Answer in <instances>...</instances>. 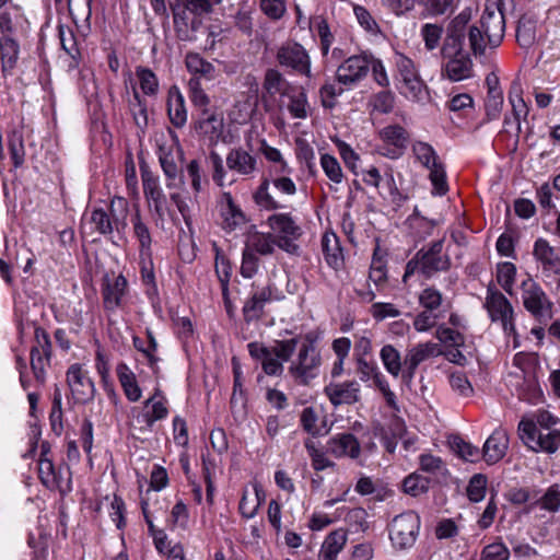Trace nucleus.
I'll list each match as a JSON object with an SVG mask.
<instances>
[{"label": "nucleus", "instance_id": "obj_1", "mask_svg": "<svg viewBox=\"0 0 560 560\" xmlns=\"http://www.w3.org/2000/svg\"><path fill=\"white\" fill-rule=\"evenodd\" d=\"M299 338L275 341L273 346L267 347L259 342L248 343V352L253 359L261 362V369L269 376H281L284 368L283 362H290L288 374L299 386H308L315 380L322 364V357L312 342H303L299 352L291 359L298 345Z\"/></svg>", "mask_w": 560, "mask_h": 560}, {"label": "nucleus", "instance_id": "obj_2", "mask_svg": "<svg viewBox=\"0 0 560 560\" xmlns=\"http://www.w3.org/2000/svg\"><path fill=\"white\" fill-rule=\"evenodd\" d=\"M470 13L463 11L447 25L441 55L444 60L442 74L453 82H458L471 77L472 61L464 50L467 24Z\"/></svg>", "mask_w": 560, "mask_h": 560}, {"label": "nucleus", "instance_id": "obj_3", "mask_svg": "<svg viewBox=\"0 0 560 560\" xmlns=\"http://www.w3.org/2000/svg\"><path fill=\"white\" fill-rule=\"evenodd\" d=\"M479 24L480 26L467 25L466 30L469 47L475 56L483 55L487 46L498 47L504 37L505 19L499 3L486 5Z\"/></svg>", "mask_w": 560, "mask_h": 560}, {"label": "nucleus", "instance_id": "obj_4", "mask_svg": "<svg viewBox=\"0 0 560 560\" xmlns=\"http://www.w3.org/2000/svg\"><path fill=\"white\" fill-rule=\"evenodd\" d=\"M443 245L444 240L441 238L431 243L428 248L419 249L406 265L404 282L416 272L430 279L438 272L447 271L451 268V258L443 253Z\"/></svg>", "mask_w": 560, "mask_h": 560}, {"label": "nucleus", "instance_id": "obj_5", "mask_svg": "<svg viewBox=\"0 0 560 560\" xmlns=\"http://www.w3.org/2000/svg\"><path fill=\"white\" fill-rule=\"evenodd\" d=\"M278 65L284 70L304 77L308 81L315 78L312 59L303 45L296 42L283 43L276 52Z\"/></svg>", "mask_w": 560, "mask_h": 560}, {"label": "nucleus", "instance_id": "obj_6", "mask_svg": "<svg viewBox=\"0 0 560 560\" xmlns=\"http://www.w3.org/2000/svg\"><path fill=\"white\" fill-rule=\"evenodd\" d=\"M485 307L492 322H500L506 335H513L514 348L518 347L517 334L514 325V311L510 301L502 292L489 285Z\"/></svg>", "mask_w": 560, "mask_h": 560}, {"label": "nucleus", "instance_id": "obj_7", "mask_svg": "<svg viewBox=\"0 0 560 560\" xmlns=\"http://www.w3.org/2000/svg\"><path fill=\"white\" fill-rule=\"evenodd\" d=\"M412 152L416 159L430 171L429 177L434 192L440 196L445 195L448 190L446 173L434 149L427 142L417 141L412 145Z\"/></svg>", "mask_w": 560, "mask_h": 560}, {"label": "nucleus", "instance_id": "obj_8", "mask_svg": "<svg viewBox=\"0 0 560 560\" xmlns=\"http://www.w3.org/2000/svg\"><path fill=\"white\" fill-rule=\"evenodd\" d=\"M523 305L538 322L547 323L552 318V302L533 279L522 282Z\"/></svg>", "mask_w": 560, "mask_h": 560}, {"label": "nucleus", "instance_id": "obj_9", "mask_svg": "<svg viewBox=\"0 0 560 560\" xmlns=\"http://www.w3.org/2000/svg\"><path fill=\"white\" fill-rule=\"evenodd\" d=\"M268 224L276 234L277 246L289 254H296L295 241L301 236V228L287 213H277L268 218Z\"/></svg>", "mask_w": 560, "mask_h": 560}, {"label": "nucleus", "instance_id": "obj_10", "mask_svg": "<svg viewBox=\"0 0 560 560\" xmlns=\"http://www.w3.org/2000/svg\"><path fill=\"white\" fill-rule=\"evenodd\" d=\"M419 528V515L409 511L394 517L389 527V538L395 547L406 549L415 544Z\"/></svg>", "mask_w": 560, "mask_h": 560}, {"label": "nucleus", "instance_id": "obj_11", "mask_svg": "<svg viewBox=\"0 0 560 560\" xmlns=\"http://www.w3.org/2000/svg\"><path fill=\"white\" fill-rule=\"evenodd\" d=\"M38 477L49 490H58L62 495L72 490L71 471L68 465L55 466L51 458L38 460Z\"/></svg>", "mask_w": 560, "mask_h": 560}, {"label": "nucleus", "instance_id": "obj_12", "mask_svg": "<svg viewBox=\"0 0 560 560\" xmlns=\"http://www.w3.org/2000/svg\"><path fill=\"white\" fill-rule=\"evenodd\" d=\"M35 345L31 349V368L38 385L46 382V369L50 365L51 359V341L49 335L42 327H36Z\"/></svg>", "mask_w": 560, "mask_h": 560}, {"label": "nucleus", "instance_id": "obj_13", "mask_svg": "<svg viewBox=\"0 0 560 560\" xmlns=\"http://www.w3.org/2000/svg\"><path fill=\"white\" fill-rule=\"evenodd\" d=\"M120 208L121 211L125 212L122 215V220L126 218L127 212V201L122 197H116L110 202V210L114 213L116 211V208ZM113 219L109 217V214L102 208H94L89 218H86V221L84 223V228H89L91 232H97L102 235L110 234L114 229L119 230V225H125V222L121 221L113 214Z\"/></svg>", "mask_w": 560, "mask_h": 560}, {"label": "nucleus", "instance_id": "obj_14", "mask_svg": "<svg viewBox=\"0 0 560 560\" xmlns=\"http://www.w3.org/2000/svg\"><path fill=\"white\" fill-rule=\"evenodd\" d=\"M67 383L75 402L88 404L95 396V385L89 372L79 363L69 366L67 371Z\"/></svg>", "mask_w": 560, "mask_h": 560}, {"label": "nucleus", "instance_id": "obj_15", "mask_svg": "<svg viewBox=\"0 0 560 560\" xmlns=\"http://www.w3.org/2000/svg\"><path fill=\"white\" fill-rule=\"evenodd\" d=\"M396 67L402 83V92L413 100H420L425 84L420 78L415 62L410 58L399 55Z\"/></svg>", "mask_w": 560, "mask_h": 560}, {"label": "nucleus", "instance_id": "obj_16", "mask_svg": "<svg viewBox=\"0 0 560 560\" xmlns=\"http://www.w3.org/2000/svg\"><path fill=\"white\" fill-rule=\"evenodd\" d=\"M370 71V58L354 55L347 58L336 70V80L346 86H352L363 80Z\"/></svg>", "mask_w": 560, "mask_h": 560}, {"label": "nucleus", "instance_id": "obj_17", "mask_svg": "<svg viewBox=\"0 0 560 560\" xmlns=\"http://www.w3.org/2000/svg\"><path fill=\"white\" fill-rule=\"evenodd\" d=\"M250 296L243 306V316L246 323L259 320L264 313L266 304L271 300L272 289L270 284L259 285L253 283Z\"/></svg>", "mask_w": 560, "mask_h": 560}, {"label": "nucleus", "instance_id": "obj_18", "mask_svg": "<svg viewBox=\"0 0 560 560\" xmlns=\"http://www.w3.org/2000/svg\"><path fill=\"white\" fill-rule=\"evenodd\" d=\"M27 25L23 10L18 4H10L0 13V37L20 38L26 32Z\"/></svg>", "mask_w": 560, "mask_h": 560}, {"label": "nucleus", "instance_id": "obj_19", "mask_svg": "<svg viewBox=\"0 0 560 560\" xmlns=\"http://www.w3.org/2000/svg\"><path fill=\"white\" fill-rule=\"evenodd\" d=\"M324 393L334 406L353 405L360 400V384L355 380L331 382L325 386Z\"/></svg>", "mask_w": 560, "mask_h": 560}, {"label": "nucleus", "instance_id": "obj_20", "mask_svg": "<svg viewBox=\"0 0 560 560\" xmlns=\"http://www.w3.org/2000/svg\"><path fill=\"white\" fill-rule=\"evenodd\" d=\"M439 353L440 351L438 345L432 342L419 343L411 348L405 355V370L402 371V380L405 382H411L415 377L419 364L428 358L434 357Z\"/></svg>", "mask_w": 560, "mask_h": 560}, {"label": "nucleus", "instance_id": "obj_21", "mask_svg": "<svg viewBox=\"0 0 560 560\" xmlns=\"http://www.w3.org/2000/svg\"><path fill=\"white\" fill-rule=\"evenodd\" d=\"M127 287V280L121 275H105L102 284V295L105 308L114 310L119 306Z\"/></svg>", "mask_w": 560, "mask_h": 560}, {"label": "nucleus", "instance_id": "obj_22", "mask_svg": "<svg viewBox=\"0 0 560 560\" xmlns=\"http://www.w3.org/2000/svg\"><path fill=\"white\" fill-rule=\"evenodd\" d=\"M142 184L150 210H154L158 218L163 220L166 212V199L162 194L155 178L142 167Z\"/></svg>", "mask_w": 560, "mask_h": 560}, {"label": "nucleus", "instance_id": "obj_23", "mask_svg": "<svg viewBox=\"0 0 560 560\" xmlns=\"http://www.w3.org/2000/svg\"><path fill=\"white\" fill-rule=\"evenodd\" d=\"M509 436L508 433L498 429L487 439L482 448L485 460L492 465L502 459L508 451Z\"/></svg>", "mask_w": 560, "mask_h": 560}, {"label": "nucleus", "instance_id": "obj_24", "mask_svg": "<svg viewBox=\"0 0 560 560\" xmlns=\"http://www.w3.org/2000/svg\"><path fill=\"white\" fill-rule=\"evenodd\" d=\"M220 213L223 219V228L233 231L245 224L246 217L238 206L235 205L230 192H224L219 202Z\"/></svg>", "mask_w": 560, "mask_h": 560}, {"label": "nucleus", "instance_id": "obj_25", "mask_svg": "<svg viewBox=\"0 0 560 560\" xmlns=\"http://www.w3.org/2000/svg\"><path fill=\"white\" fill-rule=\"evenodd\" d=\"M533 255L542 266L544 272L560 275V256L544 238L535 242Z\"/></svg>", "mask_w": 560, "mask_h": 560}, {"label": "nucleus", "instance_id": "obj_26", "mask_svg": "<svg viewBox=\"0 0 560 560\" xmlns=\"http://www.w3.org/2000/svg\"><path fill=\"white\" fill-rule=\"evenodd\" d=\"M196 129L210 141H215L223 131V117L212 109L199 113Z\"/></svg>", "mask_w": 560, "mask_h": 560}, {"label": "nucleus", "instance_id": "obj_27", "mask_svg": "<svg viewBox=\"0 0 560 560\" xmlns=\"http://www.w3.org/2000/svg\"><path fill=\"white\" fill-rule=\"evenodd\" d=\"M328 451L336 457L349 456L357 458L360 455L361 447L353 434L341 433L329 440Z\"/></svg>", "mask_w": 560, "mask_h": 560}, {"label": "nucleus", "instance_id": "obj_28", "mask_svg": "<svg viewBox=\"0 0 560 560\" xmlns=\"http://www.w3.org/2000/svg\"><path fill=\"white\" fill-rule=\"evenodd\" d=\"M257 161L242 148L232 149L226 155V165L241 175H250L256 171Z\"/></svg>", "mask_w": 560, "mask_h": 560}, {"label": "nucleus", "instance_id": "obj_29", "mask_svg": "<svg viewBox=\"0 0 560 560\" xmlns=\"http://www.w3.org/2000/svg\"><path fill=\"white\" fill-rule=\"evenodd\" d=\"M116 374L119 384L130 401L140 399V386L136 373L124 362L116 366Z\"/></svg>", "mask_w": 560, "mask_h": 560}, {"label": "nucleus", "instance_id": "obj_30", "mask_svg": "<svg viewBox=\"0 0 560 560\" xmlns=\"http://www.w3.org/2000/svg\"><path fill=\"white\" fill-rule=\"evenodd\" d=\"M322 249L326 262L334 269H339L343 264L342 249L339 238L335 233L326 232L322 237Z\"/></svg>", "mask_w": 560, "mask_h": 560}, {"label": "nucleus", "instance_id": "obj_31", "mask_svg": "<svg viewBox=\"0 0 560 560\" xmlns=\"http://www.w3.org/2000/svg\"><path fill=\"white\" fill-rule=\"evenodd\" d=\"M0 55L2 72L13 70L19 60L20 38L0 37Z\"/></svg>", "mask_w": 560, "mask_h": 560}, {"label": "nucleus", "instance_id": "obj_32", "mask_svg": "<svg viewBox=\"0 0 560 560\" xmlns=\"http://www.w3.org/2000/svg\"><path fill=\"white\" fill-rule=\"evenodd\" d=\"M172 10L175 21L178 16L184 19L186 12H189L195 16H202L212 12L210 0H174L172 3Z\"/></svg>", "mask_w": 560, "mask_h": 560}, {"label": "nucleus", "instance_id": "obj_33", "mask_svg": "<svg viewBox=\"0 0 560 560\" xmlns=\"http://www.w3.org/2000/svg\"><path fill=\"white\" fill-rule=\"evenodd\" d=\"M347 542V533L343 529H336L331 532L324 540L319 559L320 560H336L337 555L343 549Z\"/></svg>", "mask_w": 560, "mask_h": 560}, {"label": "nucleus", "instance_id": "obj_34", "mask_svg": "<svg viewBox=\"0 0 560 560\" xmlns=\"http://www.w3.org/2000/svg\"><path fill=\"white\" fill-rule=\"evenodd\" d=\"M144 407L147 411L144 412L143 418L150 427L155 421L164 419L168 413L166 399L160 390H156V393L145 401Z\"/></svg>", "mask_w": 560, "mask_h": 560}, {"label": "nucleus", "instance_id": "obj_35", "mask_svg": "<svg viewBox=\"0 0 560 560\" xmlns=\"http://www.w3.org/2000/svg\"><path fill=\"white\" fill-rule=\"evenodd\" d=\"M380 137L384 142L394 145L398 151L406 148L409 139L407 130L399 125H389L384 127L380 130ZM400 152H398V154ZM395 155H397L396 151H394L390 156Z\"/></svg>", "mask_w": 560, "mask_h": 560}, {"label": "nucleus", "instance_id": "obj_36", "mask_svg": "<svg viewBox=\"0 0 560 560\" xmlns=\"http://www.w3.org/2000/svg\"><path fill=\"white\" fill-rule=\"evenodd\" d=\"M277 245V240L273 234L268 233H254L248 237L245 248L255 255H271Z\"/></svg>", "mask_w": 560, "mask_h": 560}, {"label": "nucleus", "instance_id": "obj_37", "mask_svg": "<svg viewBox=\"0 0 560 560\" xmlns=\"http://www.w3.org/2000/svg\"><path fill=\"white\" fill-rule=\"evenodd\" d=\"M185 65L190 73L199 74L207 80H212L215 75L214 66L197 52H188L185 57Z\"/></svg>", "mask_w": 560, "mask_h": 560}, {"label": "nucleus", "instance_id": "obj_38", "mask_svg": "<svg viewBox=\"0 0 560 560\" xmlns=\"http://www.w3.org/2000/svg\"><path fill=\"white\" fill-rule=\"evenodd\" d=\"M167 107L172 124L176 127L184 126L187 120V112L185 108L184 98L179 92L170 93Z\"/></svg>", "mask_w": 560, "mask_h": 560}, {"label": "nucleus", "instance_id": "obj_39", "mask_svg": "<svg viewBox=\"0 0 560 560\" xmlns=\"http://www.w3.org/2000/svg\"><path fill=\"white\" fill-rule=\"evenodd\" d=\"M380 357L386 371L392 376L397 377L402 369L399 351L392 345H385L381 349Z\"/></svg>", "mask_w": 560, "mask_h": 560}, {"label": "nucleus", "instance_id": "obj_40", "mask_svg": "<svg viewBox=\"0 0 560 560\" xmlns=\"http://www.w3.org/2000/svg\"><path fill=\"white\" fill-rule=\"evenodd\" d=\"M560 445V432L549 429L539 430L533 451L555 453Z\"/></svg>", "mask_w": 560, "mask_h": 560}, {"label": "nucleus", "instance_id": "obj_41", "mask_svg": "<svg viewBox=\"0 0 560 560\" xmlns=\"http://www.w3.org/2000/svg\"><path fill=\"white\" fill-rule=\"evenodd\" d=\"M285 79L283 74L273 68L267 69L264 75L262 89L269 96L284 92Z\"/></svg>", "mask_w": 560, "mask_h": 560}, {"label": "nucleus", "instance_id": "obj_42", "mask_svg": "<svg viewBox=\"0 0 560 560\" xmlns=\"http://www.w3.org/2000/svg\"><path fill=\"white\" fill-rule=\"evenodd\" d=\"M357 372L362 382L373 380L374 385L380 384L385 376L380 371L378 366L373 361H368L366 358L355 359Z\"/></svg>", "mask_w": 560, "mask_h": 560}, {"label": "nucleus", "instance_id": "obj_43", "mask_svg": "<svg viewBox=\"0 0 560 560\" xmlns=\"http://www.w3.org/2000/svg\"><path fill=\"white\" fill-rule=\"evenodd\" d=\"M8 148L14 167H20L24 163L25 149L23 133L19 130H13L8 138Z\"/></svg>", "mask_w": 560, "mask_h": 560}, {"label": "nucleus", "instance_id": "obj_44", "mask_svg": "<svg viewBox=\"0 0 560 560\" xmlns=\"http://www.w3.org/2000/svg\"><path fill=\"white\" fill-rule=\"evenodd\" d=\"M516 267L514 264L504 261L498 265L497 281L502 287V289L510 295L513 294Z\"/></svg>", "mask_w": 560, "mask_h": 560}, {"label": "nucleus", "instance_id": "obj_45", "mask_svg": "<svg viewBox=\"0 0 560 560\" xmlns=\"http://www.w3.org/2000/svg\"><path fill=\"white\" fill-rule=\"evenodd\" d=\"M269 185L270 180L268 178H264L254 194L255 202L266 210H276L282 208L283 206L270 195Z\"/></svg>", "mask_w": 560, "mask_h": 560}, {"label": "nucleus", "instance_id": "obj_46", "mask_svg": "<svg viewBox=\"0 0 560 560\" xmlns=\"http://www.w3.org/2000/svg\"><path fill=\"white\" fill-rule=\"evenodd\" d=\"M320 166L325 173V175L329 178L330 182L335 184H341L343 180V172L338 160L328 154H322L320 156Z\"/></svg>", "mask_w": 560, "mask_h": 560}, {"label": "nucleus", "instance_id": "obj_47", "mask_svg": "<svg viewBox=\"0 0 560 560\" xmlns=\"http://www.w3.org/2000/svg\"><path fill=\"white\" fill-rule=\"evenodd\" d=\"M188 86L190 100L199 113L210 110V108H208L210 100L206 92L202 90L199 78H191L188 82Z\"/></svg>", "mask_w": 560, "mask_h": 560}, {"label": "nucleus", "instance_id": "obj_48", "mask_svg": "<svg viewBox=\"0 0 560 560\" xmlns=\"http://www.w3.org/2000/svg\"><path fill=\"white\" fill-rule=\"evenodd\" d=\"M125 180L129 195L138 200V179L132 153L128 150L125 160Z\"/></svg>", "mask_w": 560, "mask_h": 560}, {"label": "nucleus", "instance_id": "obj_49", "mask_svg": "<svg viewBox=\"0 0 560 560\" xmlns=\"http://www.w3.org/2000/svg\"><path fill=\"white\" fill-rule=\"evenodd\" d=\"M443 35V26L433 23H427L421 27V36L428 50L438 48Z\"/></svg>", "mask_w": 560, "mask_h": 560}, {"label": "nucleus", "instance_id": "obj_50", "mask_svg": "<svg viewBox=\"0 0 560 560\" xmlns=\"http://www.w3.org/2000/svg\"><path fill=\"white\" fill-rule=\"evenodd\" d=\"M52 431L60 435L63 431L62 424V398L59 389H56L52 397V406L49 415Z\"/></svg>", "mask_w": 560, "mask_h": 560}, {"label": "nucleus", "instance_id": "obj_51", "mask_svg": "<svg viewBox=\"0 0 560 560\" xmlns=\"http://www.w3.org/2000/svg\"><path fill=\"white\" fill-rule=\"evenodd\" d=\"M429 479L417 474H411L405 478L402 487L404 491L412 497H418L429 489Z\"/></svg>", "mask_w": 560, "mask_h": 560}, {"label": "nucleus", "instance_id": "obj_52", "mask_svg": "<svg viewBox=\"0 0 560 560\" xmlns=\"http://www.w3.org/2000/svg\"><path fill=\"white\" fill-rule=\"evenodd\" d=\"M443 301L442 293L434 287L423 289L419 294V304L424 311L433 312L438 310Z\"/></svg>", "mask_w": 560, "mask_h": 560}, {"label": "nucleus", "instance_id": "obj_53", "mask_svg": "<svg viewBox=\"0 0 560 560\" xmlns=\"http://www.w3.org/2000/svg\"><path fill=\"white\" fill-rule=\"evenodd\" d=\"M450 385L452 389L457 393V395L468 398L474 394V388L468 381L467 376L463 372H453L448 377Z\"/></svg>", "mask_w": 560, "mask_h": 560}, {"label": "nucleus", "instance_id": "obj_54", "mask_svg": "<svg viewBox=\"0 0 560 560\" xmlns=\"http://www.w3.org/2000/svg\"><path fill=\"white\" fill-rule=\"evenodd\" d=\"M487 478L481 474L474 475L467 487V495L470 501L479 502L486 495Z\"/></svg>", "mask_w": 560, "mask_h": 560}, {"label": "nucleus", "instance_id": "obj_55", "mask_svg": "<svg viewBox=\"0 0 560 560\" xmlns=\"http://www.w3.org/2000/svg\"><path fill=\"white\" fill-rule=\"evenodd\" d=\"M452 445L457 455L465 460L475 462L479 458V448L460 438H455Z\"/></svg>", "mask_w": 560, "mask_h": 560}, {"label": "nucleus", "instance_id": "obj_56", "mask_svg": "<svg viewBox=\"0 0 560 560\" xmlns=\"http://www.w3.org/2000/svg\"><path fill=\"white\" fill-rule=\"evenodd\" d=\"M142 285H145V293L152 300V303H155V299L158 298V288L155 283V277L153 272V264L150 259L148 264L142 265Z\"/></svg>", "mask_w": 560, "mask_h": 560}, {"label": "nucleus", "instance_id": "obj_57", "mask_svg": "<svg viewBox=\"0 0 560 560\" xmlns=\"http://www.w3.org/2000/svg\"><path fill=\"white\" fill-rule=\"evenodd\" d=\"M95 369L101 376L105 387L108 386L109 381V354L101 347L97 346L95 353Z\"/></svg>", "mask_w": 560, "mask_h": 560}, {"label": "nucleus", "instance_id": "obj_58", "mask_svg": "<svg viewBox=\"0 0 560 560\" xmlns=\"http://www.w3.org/2000/svg\"><path fill=\"white\" fill-rule=\"evenodd\" d=\"M259 151L261 152V154L269 161V162H272V163H277L279 164V172L280 173H287L289 172V167H288V164L287 162L282 159V154L281 152L269 145L266 140H261L260 141V148H259Z\"/></svg>", "mask_w": 560, "mask_h": 560}, {"label": "nucleus", "instance_id": "obj_59", "mask_svg": "<svg viewBox=\"0 0 560 560\" xmlns=\"http://www.w3.org/2000/svg\"><path fill=\"white\" fill-rule=\"evenodd\" d=\"M373 109L382 114H388L394 108L395 97L389 91L375 94L371 101Z\"/></svg>", "mask_w": 560, "mask_h": 560}, {"label": "nucleus", "instance_id": "obj_60", "mask_svg": "<svg viewBox=\"0 0 560 560\" xmlns=\"http://www.w3.org/2000/svg\"><path fill=\"white\" fill-rule=\"evenodd\" d=\"M301 424L303 429L313 436L319 435L322 429L317 425L318 417L313 407H306L301 413Z\"/></svg>", "mask_w": 560, "mask_h": 560}, {"label": "nucleus", "instance_id": "obj_61", "mask_svg": "<svg viewBox=\"0 0 560 560\" xmlns=\"http://www.w3.org/2000/svg\"><path fill=\"white\" fill-rule=\"evenodd\" d=\"M317 33L320 40L322 56L326 58L329 54L335 37L330 32L329 25L325 19H320L317 23Z\"/></svg>", "mask_w": 560, "mask_h": 560}, {"label": "nucleus", "instance_id": "obj_62", "mask_svg": "<svg viewBox=\"0 0 560 560\" xmlns=\"http://www.w3.org/2000/svg\"><path fill=\"white\" fill-rule=\"evenodd\" d=\"M260 10L271 20H279L285 13L283 0H260Z\"/></svg>", "mask_w": 560, "mask_h": 560}, {"label": "nucleus", "instance_id": "obj_63", "mask_svg": "<svg viewBox=\"0 0 560 560\" xmlns=\"http://www.w3.org/2000/svg\"><path fill=\"white\" fill-rule=\"evenodd\" d=\"M290 114L294 118L304 119L307 117V97L304 92L299 93L290 98L288 105Z\"/></svg>", "mask_w": 560, "mask_h": 560}, {"label": "nucleus", "instance_id": "obj_64", "mask_svg": "<svg viewBox=\"0 0 560 560\" xmlns=\"http://www.w3.org/2000/svg\"><path fill=\"white\" fill-rule=\"evenodd\" d=\"M510 551L502 542L486 546L481 552V560H508Z\"/></svg>", "mask_w": 560, "mask_h": 560}]
</instances>
